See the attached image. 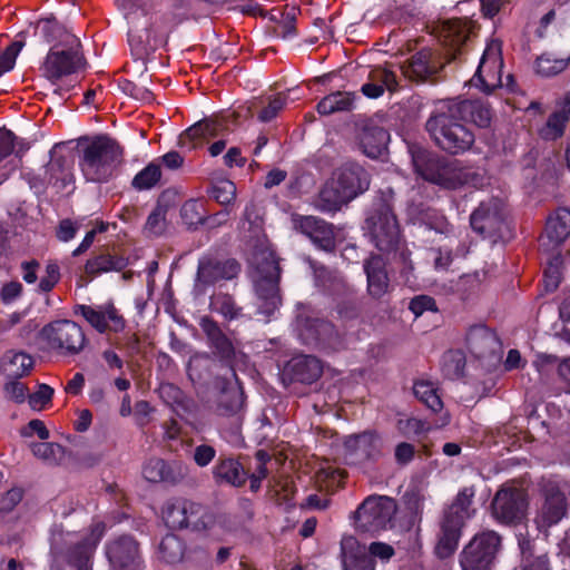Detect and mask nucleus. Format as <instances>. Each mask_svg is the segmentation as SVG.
<instances>
[{
    "instance_id": "4468645a",
    "label": "nucleus",
    "mask_w": 570,
    "mask_h": 570,
    "mask_svg": "<svg viewBox=\"0 0 570 570\" xmlns=\"http://www.w3.org/2000/svg\"><path fill=\"white\" fill-rule=\"evenodd\" d=\"M157 554L167 564L184 562L190 566H203L208 562L209 553L200 546L187 547L185 541L174 533H167L160 540Z\"/></svg>"
},
{
    "instance_id": "864d4df0",
    "label": "nucleus",
    "mask_w": 570,
    "mask_h": 570,
    "mask_svg": "<svg viewBox=\"0 0 570 570\" xmlns=\"http://www.w3.org/2000/svg\"><path fill=\"white\" fill-rule=\"evenodd\" d=\"M187 500L177 499L167 503L164 510V521L169 529H186Z\"/></svg>"
},
{
    "instance_id": "774afa93",
    "label": "nucleus",
    "mask_w": 570,
    "mask_h": 570,
    "mask_svg": "<svg viewBox=\"0 0 570 570\" xmlns=\"http://www.w3.org/2000/svg\"><path fill=\"white\" fill-rule=\"evenodd\" d=\"M121 90L130 96L131 98H135L137 100L144 101V102H150L154 100V94L146 87H141L136 85L135 82L130 80H124L120 83Z\"/></svg>"
},
{
    "instance_id": "c9c22d12",
    "label": "nucleus",
    "mask_w": 570,
    "mask_h": 570,
    "mask_svg": "<svg viewBox=\"0 0 570 570\" xmlns=\"http://www.w3.org/2000/svg\"><path fill=\"white\" fill-rule=\"evenodd\" d=\"M462 121L473 122L479 128H489L492 121L490 107L481 100H456L450 99Z\"/></svg>"
},
{
    "instance_id": "39448f33",
    "label": "nucleus",
    "mask_w": 570,
    "mask_h": 570,
    "mask_svg": "<svg viewBox=\"0 0 570 570\" xmlns=\"http://www.w3.org/2000/svg\"><path fill=\"white\" fill-rule=\"evenodd\" d=\"M411 154L414 170L424 180L450 190H456L466 183V174L456 166V161L423 148Z\"/></svg>"
},
{
    "instance_id": "423d86ee",
    "label": "nucleus",
    "mask_w": 570,
    "mask_h": 570,
    "mask_svg": "<svg viewBox=\"0 0 570 570\" xmlns=\"http://www.w3.org/2000/svg\"><path fill=\"white\" fill-rule=\"evenodd\" d=\"M39 338L49 352L63 357L79 355L88 344L83 328L75 321L62 318L46 324Z\"/></svg>"
},
{
    "instance_id": "b1692460",
    "label": "nucleus",
    "mask_w": 570,
    "mask_h": 570,
    "mask_svg": "<svg viewBox=\"0 0 570 570\" xmlns=\"http://www.w3.org/2000/svg\"><path fill=\"white\" fill-rule=\"evenodd\" d=\"M239 272L240 265L234 258L225 261L203 259L198 263L196 286H210L222 279H233Z\"/></svg>"
},
{
    "instance_id": "bb28decb",
    "label": "nucleus",
    "mask_w": 570,
    "mask_h": 570,
    "mask_svg": "<svg viewBox=\"0 0 570 570\" xmlns=\"http://www.w3.org/2000/svg\"><path fill=\"white\" fill-rule=\"evenodd\" d=\"M570 122V90L557 99L556 109L552 111L540 129L539 135L546 141H556L563 137L567 125Z\"/></svg>"
},
{
    "instance_id": "5701e85b",
    "label": "nucleus",
    "mask_w": 570,
    "mask_h": 570,
    "mask_svg": "<svg viewBox=\"0 0 570 570\" xmlns=\"http://www.w3.org/2000/svg\"><path fill=\"white\" fill-rule=\"evenodd\" d=\"M295 226L317 248L327 253L335 250L336 240L333 224L315 216H301L295 219Z\"/></svg>"
},
{
    "instance_id": "69168bd1",
    "label": "nucleus",
    "mask_w": 570,
    "mask_h": 570,
    "mask_svg": "<svg viewBox=\"0 0 570 570\" xmlns=\"http://www.w3.org/2000/svg\"><path fill=\"white\" fill-rule=\"evenodd\" d=\"M287 102V96L284 94H277L275 97H273L268 105L265 106L259 112H258V120L262 122H269L273 120L278 112L285 107Z\"/></svg>"
},
{
    "instance_id": "ea45409f",
    "label": "nucleus",
    "mask_w": 570,
    "mask_h": 570,
    "mask_svg": "<svg viewBox=\"0 0 570 570\" xmlns=\"http://www.w3.org/2000/svg\"><path fill=\"white\" fill-rule=\"evenodd\" d=\"M350 202V198L342 193L341 188L335 185L333 179H330L320 190L315 206L324 214H335Z\"/></svg>"
},
{
    "instance_id": "a18cd8bd",
    "label": "nucleus",
    "mask_w": 570,
    "mask_h": 570,
    "mask_svg": "<svg viewBox=\"0 0 570 570\" xmlns=\"http://www.w3.org/2000/svg\"><path fill=\"white\" fill-rule=\"evenodd\" d=\"M36 31L48 43L59 41L65 45V41L70 40L71 36L55 17L39 19Z\"/></svg>"
},
{
    "instance_id": "37998d69",
    "label": "nucleus",
    "mask_w": 570,
    "mask_h": 570,
    "mask_svg": "<svg viewBox=\"0 0 570 570\" xmlns=\"http://www.w3.org/2000/svg\"><path fill=\"white\" fill-rule=\"evenodd\" d=\"M33 360L24 352H9L3 357V371L8 377L21 379L29 374Z\"/></svg>"
},
{
    "instance_id": "f03ea898",
    "label": "nucleus",
    "mask_w": 570,
    "mask_h": 570,
    "mask_svg": "<svg viewBox=\"0 0 570 570\" xmlns=\"http://www.w3.org/2000/svg\"><path fill=\"white\" fill-rule=\"evenodd\" d=\"M364 229L371 243L382 253L406 265L411 252L405 246L397 217L390 198H375L367 212Z\"/></svg>"
},
{
    "instance_id": "3c124183",
    "label": "nucleus",
    "mask_w": 570,
    "mask_h": 570,
    "mask_svg": "<svg viewBox=\"0 0 570 570\" xmlns=\"http://www.w3.org/2000/svg\"><path fill=\"white\" fill-rule=\"evenodd\" d=\"M279 20L272 28V35L283 40H292L297 37L296 9L291 8L287 11L278 12Z\"/></svg>"
},
{
    "instance_id": "9b49d317",
    "label": "nucleus",
    "mask_w": 570,
    "mask_h": 570,
    "mask_svg": "<svg viewBox=\"0 0 570 570\" xmlns=\"http://www.w3.org/2000/svg\"><path fill=\"white\" fill-rule=\"evenodd\" d=\"M528 504L523 490L502 485L491 501V514L499 524L515 527L525 519Z\"/></svg>"
},
{
    "instance_id": "2eb2a0df",
    "label": "nucleus",
    "mask_w": 570,
    "mask_h": 570,
    "mask_svg": "<svg viewBox=\"0 0 570 570\" xmlns=\"http://www.w3.org/2000/svg\"><path fill=\"white\" fill-rule=\"evenodd\" d=\"M345 458L353 464L375 463L382 456V439L375 430L346 435L343 441Z\"/></svg>"
},
{
    "instance_id": "412c9836",
    "label": "nucleus",
    "mask_w": 570,
    "mask_h": 570,
    "mask_svg": "<svg viewBox=\"0 0 570 570\" xmlns=\"http://www.w3.org/2000/svg\"><path fill=\"white\" fill-rule=\"evenodd\" d=\"M332 179L351 202L364 194L370 188L371 184V175L368 171L360 164L353 161L342 165L334 173Z\"/></svg>"
},
{
    "instance_id": "e2e57ef3",
    "label": "nucleus",
    "mask_w": 570,
    "mask_h": 570,
    "mask_svg": "<svg viewBox=\"0 0 570 570\" xmlns=\"http://www.w3.org/2000/svg\"><path fill=\"white\" fill-rule=\"evenodd\" d=\"M61 278L60 267L57 263L50 262L47 264L45 269V275L41 276L37 291L39 293H49L51 292L56 285L59 283Z\"/></svg>"
},
{
    "instance_id": "cd10ccee",
    "label": "nucleus",
    "mask_w": 570,
    "mask_h": 570,
    "mask_svg": "<svg viewBox=\"0 0 570 570\" xmlns=\"http://www.w3.org/2000/svg\"><path fill=\"white\" fill-rule=\"evenodd\" d=\"M341 557L344 570H375V560L372 559L365 546H362L353 535L342 538Z\"/></svg>"
},
{
    "instance_id": "6e6552de",
    "label": "nucleus",
    "mask_w": 570,
    "mask_h": 570,
    "mask_svg": "<svg viewBox=\"0 0 570 570\" xmlns=\"http://www.w3.org/2000/svg\"><path fill=\"white\" fill-rule=\"evenodd\" d=\"M67 48L60 43L52 46L47 52L39 70L41 76L57 85L62 78L77 73L85 65L83 55L80 52L81 43L76 36L65 41Z\"/></svg>"
},
{
    "instance_id": "f8f14e48",
    "label": "nucleus",
    "mask_w": 570,
    "mask_h": 570,
    "mask_svg": "<svg viewBox=\"0 0 570 570\" xmlns=\"http://www.w3.org/2000/svg\"><path fill=\"white\" fill-rule=\"evenodd\" d=\"M470 226L483 239H489L492 243L501 239L505 226L502 202L498 198L481 202L470 214Z\"/></svg>"
},
{
    "instance_id": "c85d7f7f",
    "label": "nucleus",
    "mask_w": 570,
    "mask_h": 570,
    "mask_svg": "<svg viewBox=\"0 0 570 570\" xmlns=\"http://www.w3.org/2000/svg\"><path fill=\"white\" fill-rule=\"evenodd\" d=\"M367 281V292L375 299L382 298L390 288L386 263L379 254H371L363 264Z\"/></svg>"
},
{
    "instance_id": "393cba45",
    "label": "nucleus",
    "mask_w": 570,
    "mask_h": 570,
    "mask_svg": "<svg viewBox=\"0 0 570 570\" xmlns=\"http://www.w3.org/2000/svg\"><path fill=\"white\" fill-rule=\"evenodd\" d=\"M472 21L468 18H453L443 23L441 41L451 59H456L470 39Z\"/></svg>"
},
{
    "instance_id": "7c9ffc66",
    "label": "nucleus",
    "mask_w": 570,
    "mask_h": 570,
    "mask_svg": "<svg viewBox=\"0 0 570 570\" xmlns=\"http://www.w3.org/2000/svg\"><path fill=\"white\" fill-rule=\"evenodd\" d=\"M544 502L539 514L540 523L543 527L557 524L567 513L566 494L556 485L547 484L543 488Z\"/></svg>"
},
{
    "instance_id": "72a5a7b5",
    "label": "nucleus",
    "mask_w": 570,
    "mask_h": 570,
    "mask_svg": "<svg viewBox=\"0 0 570 570\" xmlns=\"http://www.w3.org/2000/svg\"><path fill=\"white\" fill-rule=\"evenodd\" d=\"M432 58L431 49L423 48L415 52L402 67L404 76L416 82L426 81L439 71V67Z\"/></svg>"
},
{
    "instance_id": "09e8293b",
    "label": "nucleus",
    "mask_w": 570,
    "mask_h": 570,
    "mask_svg": "<svg viewBox=\"0 0 570 570\" xmlns=\"http://www.w3.org/2000/svg\"><path fill=\"white\" fill-rule=\"evenodd\" d=\"M209 307L212 312L220 314L227 321L239 318L243 311L232 295L222 292L210 296Z\"/></svg>"
},
{
    "instance_id": "0e129e2a",
    "label": "nucleus",
    "mask_w": 570,
    "mask_h": 570,
    "mask_svg": "<svg viewBox=\"0 0 570 570\" xmlns=\"http://www.w3.org/2000/svg\"><path fill=\"white\" fill-rule=\"evenodd\" d=\"M166 213V207L157 204L147 217L145 229L153 235H160L165 228Z\"/></svg>"
},
{
    "instance_id": "c03bdc74",
    "label": "nucleus",
    "mask_w": 570,
    "mask_h": 570,
    "mask_svg": "<svg viewBox=\"0 0 570 570\" xmlns=\"http://www.w3.org/2000/svg\"><path fill=\"white\" fill-rule=\"evenodd\" d=\"M413 393L432 413H439L443 409V402L434 383L417 380L413 384Z\"/></svg>"
},
{
    "instance_id": "4c0bfd02",
    "label": "nucleus",
    "mask_w": 570,
    "mask_h": 570,
    "mask_svg": "<svg viewBox=\"0 0 570 570\" xmlns=\"http://www.w3.org/2000/svg\"><path fill=\"white\" fill-rule=\"evenodd\" d=\"M390 132L382 126L367 124L360 136V146L363 153L373 159L381 157L387 148Z\"/></svg>"
},
{
    "instance_id": "680f3d73",
    "label": "nucleus",
    "mask_w": 570,
    "mask_h": 570,
    "mask_svg": "<svg viewBox=\"0 0 570 570\" xmlns=\"http://www.w3.org/2000/svg\"><path fill=\"white\" fill-rule=\"evenodd\" d=\"M396 429L404 438L419 436L429 431L426 422L416 417L397 420Z\"/></svg>"
},
{
    "instance_id": "c756f323",
    "label": "nucleus",
    "mask_w": 570,
    "mask_h": 570,
    "mask_svg": "<svg viewBox=\"0 0 570 570\" xmlns=\"http://www.w3.org/2000/svg\"><path fill=\"white\" fill-rule=\"evenodd\" d=\"M465 343L470 353L479 360L492 356L500 347L495 333L485 325L471 326Z\"/></svg>"
},
{
    "instance_id": "a211bd4d",
    "label": "nucleus",
    "mask_w": 570,
    "mask_h": 570,
    "mask_svg": "<svg viewBox=\"0 0 570 570\" xmlns=\"http://www.w3.org/2000/svg\"><path fill=\"white\" fill-rule=\"evenodd\" d=\"M502 68L501 46L493 42L484 49L472 80L483 92L491 94L503 87Z\"/></svg>"
},
{
    "instance_id": "1a4fd4ad",
    "label": "nucleus",
    "mask_w": 570,
    "mask_h": 570,
    "mask_svg": "<svg viewBox=\"0 0 570 570\" xmlns=\"http://www.w3.org/2000/svg\"><path fill=\"white\" fill-rule=\"evenodd\" d=\"M396 501L387 495L366 497L353 513L355 528L364 533L377 534L393 527Z\"/></svg>"
},
{
    "instance_id": "2f4dec72",
    "label": "nucleus",
    "mask_w": 570,
    "mask_h": 570,
    "mask_svg": "<svg viewBox=\"0 0 570 570\" xmlns=\"http://www.w3.org/2000/svg\"><path fill=\"white\" fill-rule=\"evenodd\" d=\"M222 124L213 118H204L185 129L178 137V146L188 150L200 147L206 140L218 136Z\"/></svg>"
},
{
    "instance_id": "ddd939ff",
    "label": "nucleus",
    "mask_w": 570,
    "mask_h": 570,
    "mask_svg": "<svg viewBox=\"0 0 570 570\" xmlns=\"http://www.w3.org/2000/svg\"><path fill=\"white\" fill-rule=\"evenodd\" d=\"M297 332L298 338L304 345L318 351H335L341 344L334 324L323 318L298 320Z\"/></svg>"
},
{
    "instance_id": "052dcab7",
    "label": "nucleus",
    "mask_w": 570,
    "mask_h": 570,
    "mask_svg": "<svg viewBox=\"0 0 570 570\" xmlns=\"http://www.w3.org/2000/svg\"><path fill=\"white\" fill-rule=\"evenodd\" d=\"M24 45L23 40H14L3 50H0V77L14 68L17 57Z\"/></svg>"
},
{
    "instance_id": "473e14b6",
    "label": "nucleus",
    "mask_w": 570,
    "mask_h": 570,
    "mask_svg": "<svg viewBox=\"0 0 570 570\" xmlns=\"http://www.w3.org/2000/svg\"><path fill=\"white\" fill-rule=\"evenodd\" d=\"M213 476L219 484L240 488L248 479V471L237 459L220 455L213 469Z\"/></svg>"
},
{
    "instance_id": "79ce46f5",
    "label": "nucleus",
    "mask_w": 570,
    "mask_h": 570,
    "mask_svg": "<svg viewBox=\"0 0 570 570\" xmlns=\"http://www.w3.org/2000/svg\"><path fill=\"white\" fill-rule=\"evenodd\" d=\"M243 391L235 387L224 389L217 397L215 412L224 417L237 416L243 409Z\"/></svg>"
},
{
    "instance_id": "a19ab883",
    "label": "nucleus",
    "mask_w": 570,
    "mask_h": 570,
    "mask_svg": "<svg viewBox=\"0 0 570 570\" xmlns=\"http://www.w3.org/2000/svg\"><path fill=\"white\" fill-rule=\"evenodd\" d=\"M356 95L348 91H334L322 98L316 106L320 115H332L338 111H351L354 109Z\"/></svg>"
},
{
    "instance_id": "e433bc0d",
    "label": "nucleus",
    "mask_w": 570,
    "mask_h": 570,
    "mask_svg": "<svg viewBox=\"0 0 570 570\" xmlns=\"http://www.w3.org/2000/svg\"><path fill=\"white\" fill-rule=\"evenodd\" d=\"M158 392L163 402L180 419H186L195 412V401L177 385L163 383Z\"/></svg>"
},
{
    "instance_id": "338daca9",
    "label": "nucleus",
    "mask_w": 570,
    "mask_h": 570,
    "mask_svg": "<svg viewBox=\"0 0 570 570\" xmlns=\"http://www.w3.org/2000/svg\"><path fill=\"white\" fill-rule=\"evenodd\" d=\"M409 309L415 317L421 316L426 311L438 312L435 299L424 294L414 296L409 303Z\"/></svg>"
},
{
    "instance_id": "bf43d9fd",
    "label": "nucleus",
    "mask_w": 570,
    "mask_h": 570,
    "mask_svg": "<svg viewBox=\"0 0 570 570\" xmlns=\"http://www.w3.org/2000/svg\"><path fill=\"white\" fill-rule=\"evenodd\" d=\"M31 450L35 456L48 463H57L63 455V446L55 442L33 443Z\"/></svg>"
},
{
    "instance_id": "0eeeda50",
    "label": "nucleus",
    "mask_w": 570,
    "mask_h": 570,
    "mask_svg": "<svg viewBox=\"0 0 570 570\" xmlns=\"http://www.w3.org/2000/svg\"><path fill=\"white\" fill-rule=\"evenodd\" d=\"M502 550V537L494 530L476 532L459 554L462 570H494Z\"/></svg>"
},
{
    "instance_id": "49530a36",
    "label": "nucleus",
    "mask_w": 570,
    "mask_h": 570,
    "mask_svg": "<svg viewBox=\"0 0 570 570\" xmlns=\"http://www.w3.org/2000/svg\"><path fill=\"white\" fill-rule=\"evenodd\" d=\"M547 266L543 271L544 287L547 291L552 292L558 288L562 281L563 271V256L561 249L547 253Z\"/></svg>"
},
{
    "instance_id": "58836bf2",
    "label": "nucleus",
    "mask_w": 570,
    "mask_h": 570,
    "mask_svg": "<svg viewBox=\"0 0 570 570\" xmlns=\"http://www.w3.org/2000/svg\"><path fill=\"white\" fill-rule=\"evenodd\" d=\"M98 540L83 538L67 548L63 553V560L73 570H92L91 559L97 548Z\"/></svg>"
},
{
    "instance_id": "6e6d98bb",
    "label": "nucleus",
    "mask_w": 570,
    "mask_h": 570,
    "mask_svg": "<svg viewBox=\"0 0 570 570\" xmlns=\"http://www.w3.org/2000/svg\"><path fill=\"white\" fill-rule=\"evenodd\" d=\"M206 209L204 203L199 199H189L180 208L183 222L188 227H197L204 224Z\"/></svg>"
},
{
    "instance_id": "4be33fe9",
    "label": "nucleus",
    "mask_w": 570,
    "mask_h": 570,
    "mask_svg": "<svg viewBox=\"0 0 570 570\" xmlns=\"http://www.w3.org/2000/svg\"><path fill=\"white\" fill-rule=\"evenodd\" d=\"M187 471V466L180 461L150 458L142 466V476L150 483L176 485L186 478Z\"/></svg>"
},
{
    "instance_id": "4d7b16f0",
    "label": "nucleus",
    "mask_w": 570,
    "mask_h": 570,
    "mask_svg": "<svg viewBox=\"0 0 570 570\" xmlns=\"http://www.w3.org/2000/svg\"><path fill=\"white\" fill-rule=\"evenodd\" d=\"M569 62L570 58H552L544 53L537 59L535 71L543 77H552L566 70Z\"/></svg>"
},
{
    "instance_id": "8fccbe9b",
    "label": "nucleus",
    "mask_w": 570,
    "mask_h": 570,
    "mask_svg": "<svg viewBox=\"0 0 570 570\" xmlns=\"http://www.w3.org/2000/svg\"><path fill=\"white\" fill-rule=\"evenodd\" d=\"M236 185L228 178L216 179L210 183L207 194L223 207H229L236 199Z\"/></svg>"
},
{
    "instance_id": "9d476101",
    "label": "nucleus",
    "mask_w": 570,
    "mask_h": 570,
    "mask_svg": "<svg viewBox=\"0 0 570 570\" xmlns=\"http://www.w3.org/2000/svg\"><path fill=\"white\" fill-rule=\"evenodd\" d=\"M256 271L258 277L255 281V292L262 302V313L272 315L281 305L279 293L281 267L274 253H263L257 262Z\"/></svg>"
},
{
    "instance_id": "f3484780",
    "label": "nucleus",
    "mask_w": 570,
    "mask_h": 570,
    "mask_svg": "<svg viewBox=\"0 0 570 570\" xmlns=\"http://www.w3.org/2000/svg\"><path fill=\"white\" fill-rule=\"evenodd\" d=\"M75 314L82 316L99 334L120 333L126 328V320L112 302L99 306L79 304Z\"/></svg>"
},
{
    "instance_id": "20e7f679",
    "label": "nucleus",
    "mask_w": 570,
    "mask_h": 570,
    "mask_svg": "<svg viewBox=\"0 0 570 570\" xmlns=\"http://www.w3.org/2000/svg\"><path fill=\"white\" fill-rule=\"evenodd\" d=\"M474 494L472 487H465L458 492L452 503L444 508L435 546V554L440 559L451 557L458 549L465 521L474 512L471 510Z\"/></svg>"
},
{
    "instance_id": "a878e982",
    "label": "nucleus",
    "mask_w": 570,
    "mask_h": 570,
    "mask_svg": "<svg viewBox=\"0 0 570 570\" xmlns=\"http://www.w3.org/2000/svg\"><path fill=\"white\" fill-rule=\"evenodd\" d=\"M323 374L321 361L313 355H297L292 357L285 368L284 376L291 382L313 384Z\"/></svg>"
},
{
    "instance_id": "f257e3e1",
    "label": "nucleus",
    "mask_w": 570,
    "mask_h": 570,
    "mask_svg": "<svg viewBox=\"0 0 570 570\" xmlns=\"http://www.w3.org/2000/svg\"><path fill=\"white\" fill-rule=\"evenodd\" d=\"M124 161V147L107 134L78 139V166L89 183H108Z\"/></svg>"
},
{
    "instance_id": "6ab92c4d",
    "label": "nucleus",
    "mask_w": 570,
    "mask_h": 570,
    "mask_svg": "<svg viewBox=\"0 0 570 570\" xmlns=\"http://www.w3.org/2000/svg\"><path fill=\"white\" fill-rule=\"evenodd\" d=\"M199 326L212 348L215 356L219 358L223 365L227 366L233 375H235L234 361L236 356L235 346L232 340L223 332L218 323L210 316H203Z\"/></svg>"
},
{
    "instance_id": "603ef678",
    "label": "nucleus",
    "mask_w": 570,
    "mask_h": 570,
    "mask_svg": "<svg viewBox=\"0 0 570 570\" xmlns=\"http://www.w3.org/2000/svg\"><path fill=\"white\" fill-rule=\"evenodd\" d=\"M16 148V135L6 128H0V163L9 157L13 151L16 157L19 159L29 150L30 145L24 139L17 142Z\"/></svg>"
},
{
    "instance_id": "13d9d810",
    "label": "nucleus",
    "mask_w": 570,
    "mask_h": 570,
    "mask_svg": "<svg viewBox=\"0 0 570 570\" xmlns=\"http://www.w3.org/2000/svg\"><path fill=\"white\" fill-rule=\"evenodd\" d=\"M186 529L203 531L208 528V520L202 504L187 500Z\"/></svg>"
},
{
    "instance_id": "5fc2aeb1",
    "label": "nucleus",
    "mask_w": 570,
    "mask_h": 570,
    "mask_svg": "<svg viewBox=\"0 0 570 570\" xmlns=\"http://www.w3.org/2000/svg\"><path fill=\"white\" fill-rule=\"evenodd\" d=\"M161 178L160 165L151 161L132 178L131 186L136 190H148L154 188Z\"/></svg>"
},
{
    "instance_id": "7ed1b4c3",
    "label": "nucleus",
    "mask_w": 570,
    "mask_h": 570,
    "mask_svg": "<svg viewBox=\"0 0 570 570\" xmlns=\"http://www.w3.org/2000/svg\"><path fill=\"white\" fill-rule=\"evenodd\" d=\"M425 130L434 145L449 155L469 151L475 135L462 121L450 100L439 101L425 121Z\"/></svg>"
},
{
    "instance_id": "f704fd0d",
    "label": "nucleus",
    "mask_w": 570,
    "mask_h": 570,
    "mask_svg": "<svg viewBox=\"0 0 570 570\" xmlns=\"http://www.w3.org/2000/svg\"><path fill=\"white\" fill-rule=\"evenodd\" d=\"M128 264L127 257L110 253L107 248H101L98 253H94L86 262L85 273L88 276L97 277L109 272H121Z\"/></svg>"
},
{
    "instance_id": "de8ad7c7",
    "label": "nucleus",
    "mask_w": 570,
    "mask_h": 570,
    "mask_svg": "<svg viewBox=\"0 0 570 570\" xmlns=\"http://www.w3.org/2000/svg\"><path fill=\"white\" fill-rule=\"evenodd\" d=\"M466 357L461 350L446 351L441 361V371L445 379L458 380L464 375Z\"/></svg>"
},
{
    "instance_id": "dca6fc26",
    "label": "nucleus",
    "mask_w": 570,
    "mask_h": 570,
    "mask_svg": "<svg viewBox=\"0 0 570 570\" xmlns=\"http://www.w3.org/2000/svg\"><path fill=\"white\" fill-rule=\"evenodd\" d=\"M105 553L111 570H144L139 542L130 534H121L108 541Z\"/></svg>"
},
{
    "instance_id": "aec40b11",
    "label": "nucleus",
    "mask_w": 570,
    "mask_h": 570,
    "mask_svg": "<svg viewBox=\"0 0 570 570\" xmlns=\"http://www.w3.org/2000/svg\"><path fill=\"white\" fill-rule=\"evenodd\" d=\"M569 236L570 209L559 207L547 218L544 234L539 239L541 252L550 253L560 249Z\"/></svg>"
}]
</instances>
